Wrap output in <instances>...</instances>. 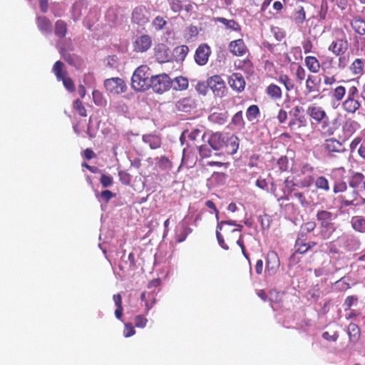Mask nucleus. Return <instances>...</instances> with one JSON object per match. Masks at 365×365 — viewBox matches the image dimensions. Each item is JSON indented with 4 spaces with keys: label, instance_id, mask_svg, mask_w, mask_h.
<instances>
[{
    "label": "nucleus",
    "instance_id": "obj_1",
    "mask_svg": "<svg viewBox=\"0 0 365 365\" xmlns=\"http://www.w3.org/2000/svg\"><path fill=\"white\" fill-rule=\"evenodd\" d=\"M151 76L147 65L138 67L131 78V87L136 91H144L150 88Z\"/></svg>",
    "mask_w": 365,
    "mask_h": 365
},
{
    "label": "nucleus",
    "instance_id": "obj_2",
    "mask_svg": "<svg viewBox=\"0 0 365 365\" xmlns=\"http://www.w3.org/2000/svg\"><path fill=\"white\" fill-rule=\"evenodd\" d=\"M333 41L328 46V51L335 56L345 54L350 47L347 36L341 29H335L332 31Z\"/></svg>",
    "mask_w": 365,
    "mask_h": 365
},
{
    "label": "nucleus",
    "instance_id": "obj_3",
    "mask_svg": "<svg viewBox=\"0 0 365 365\" xmlns=\"http://www.w3.org/2000/svg\"><path fill=\"white\" fill-rule=\"evenodd\" d=\"M341 110L348 115H354L358 112L361 103L359 100V89L356 86H351L348 88L347 96L341 102Z\"/></svg>",
    "mask_w": 365,
    "mask_h": 365
},
{
    "label": "nucleus",
    "instance_id": "obj_4",
    "mask_svg": "<svg viewBox=\"0 0 365 365\" xmlns=\"http://www.w3.org/2000/svg\"><path fill=\"white\" fill-rule=\"evenodd\" d=\"M284 184L285 190H282V193H278L276 184L274 182L271 183L270 192L274 195L277 201L289 200L290 196L297 191L296 187H298V183L294 182V180L289 177L284 180Z\"/></svg>",
    "mask_w": 365,
    "mask_h": 365
},
{
    "label": "nucleus",
    "instance_id": "obj_5",
    "mask_svg": "<svg viewBox=\"0 0 365 365\" xmlns=\"http://www.w3.org/2000/svg\"><path fill=\"white\" fill-rule=\"evenodd\" d=\"M339 202L341 207H359L365 205V197H364L356 189H354L339 196Z\"/></svg>",
    "mask_w": 365,
    "mask_h": 365
},
{
    "label": "nucleus",
    "instance_id": "obj_6",
    "mask_svg": "<svg viewBox=\"0 0 365 365\" xmlns=\"http://www.w3.org/2000/svg\"><path fill=\"white\" fill-rule=\"evenodd\" d=\"M171 83L170 77L165 73H162L151 76L150 88L151 87L155 93H163L170 89Z\"/></svg>",
    "mask_w": 365,
    "mask_h": 365
},
{
    "label": "nucleus",
    "instance_id": "obj_7",
    "mask_svg": "<svg viewBox=\"0 0 365 365\" xmlns=\"http://www.w3.org/2000/svg\"><path fill=\"white\" fill-rule=\"evenodd\" d=\"M322 148L329 158H334L336 154L341 153L345 150L341 142L335 138H326L322 144Z\"/></svg>",
    "mask_w": 365,
    "mask_h": 365
},
{
    "label": "nucleus",
    "instance_id": "obj_8",
    "mask_svg": "<svg viewBox=\"0 0 365 365\" xmlns=\"http://www.w3.org/2000/svg\"><path fill=\"white\" fill-rule=\"evenodd\" d=\"M104 86L108 92L115 95L123 93L127 89L125 82L122 78L118 77L105 80Z\"/></svg>",
    "mask_w": 365,
    "mask_h": 365
},
{
    "label": "nucleus",
    "instance_id": "obj_9",
    "mask_svg": "<svg viewBox=\"0 0 365 365\" xmlns=\"http://www.w3.org/2000/svg\"><path fill=\"white\" fill-rule=\"evenodd\" d=\"M207 84L215 96L222 98L225 96L227 88L221 76L215 75L210 77L207 79Z\"/></svg>",
    "mask_w": 365,
    "mask_h": 365
},
{
    "label": "nucleus",
    "instance_id": "obj_10",
    "mask_svg": "<svg viewBox=\"0 0 365 365\" xmlns=\"http://www.w3.org/2000/svg\"><path fill=\"white\" fill-rule=\"evenodd\" d=\"M150 11L146 6L140 5L136 6L132 12L131 20L138 25H145L149 21Z\"/></svg>",
    "mask_w": 365,
    "mask_h": 365
},
{
    "label": "nucleus",
    "instance_id": "obj_11",
    "mask_svg": "<svg viewBox=\"0 0 365 365\" xmlns=\"http://www.w3.org/2000/svg\"><path fill=\"white\" fill-rule=\"evenodd\" d=\"M280 261L277 253L274 251H269L267 255L265 272L269 276L277 273L279 268Z\"/></svg>",
    "mask_w": 365,
    "mask_h": 365
},
{
    "label": "nucleus",
    "instance_id": "obj_12",
    "mask_svg": "<svg viewBox=\"0 0 365 365\" xmlns=\"http://www.w3.org/2000/svg\"><path fill=\"white\" fill-rule=\"evenodd\" d=\"M211 48L207 43L200 44L196 49L194 59L195 63L199 66L205 65L211 54Z\"/></svg>",
    "mask_w": 365,
    "mask_h": 365
},
{
    "label": "nucleus",
    "instance_id": "obj_13",
    "mask_svg": "<svg viewBox=\"0 0 365 365\" xmlns=\"http://www.w3.org/2000/svg\"><path fill=\"white\" fill-rule=\"evenodd\" d=\"M228 50L235 56H243L249 53V49L242 38L231 41L228 44Z\"/></svg>",
    "mask_w": 365,
    "mask_h": 365
},
{
    "label": "nucleus",
    "instance_id": "obj_14",
    "mask_svg": "<svg viewBox=\"0 0 365 365\" xmlns=\"http://www.w3.org/2000/svg\"><path fill=\"white\" fill-rule=\"evenodd\" d=\"M337 119L330 120L329 116L326 119L323 120L319 123L320 128L319 131L322 137H329L333 135L335 132L338 130V125L336 124Z\"/></svg>",
    "mask_w": 365,
    "mask_h": 365
},
{
    "label": "nucleus",
    "instance_id": "obj_15",
    "mask_svg": "<svg viewBox=\"0 0 365 365\" xmlns=\"http://www.w3.org/2000/svg\"><path fill=\"white\" fill-rule=\"evenodd\" d=\"M335 217L334 213L324 210H318L316 214V219L319 222L320 227H335L332 222Z\"/></svg>",
    "mask_w": 365,
    "mask_h": 365
},
{
    "label": "nucleus",
    "instance_id": "obj_16",
    "mask_svg": "<svg viewBox=\"0 0 365 365\" xmlns=\"http://www.w3.org/2000/svg\"><path fill=\"white\" fill-rule=\"evenodd\" d=\"M307 113L317 124H319L328 116L325 110L319 106H309L307 108Z\"/></svg>",
    "mask_w": 365,
    "mask_h": 365
},
{
    "label": "nucleus",
    "instance_id": "obj_17",
    "mask_svg": "<svg viewBox=\"0 0 365 365\" xmlns=\"http://www.w3.org/2000/svg\"><path fill=\"white\" fill-rule=\"evenodd\" d=\"M152 45V38L149 35L144 34L138 37L134 42V51L136 52L147 51Z\"/></svg>",
    "mask_w": 365,
    "mask_h": 365
},
{
    "label": "nucleus",
    "instance_id": "obj_18",
    "mask_svg": "<svg viewBox=\"0 0 365 365\" xmlns=\"http://www.w3.org/2000/svg\"><path fill=\"white\" fill-rule=\"evenodd\" d=\"M154 56L159 63L169 61V48L164 43H158L154 47Z\"/></svg>",
    "mask_w": 365,
    "mask_h": 365
},
{
    "label": "nucleus",
    "instance_id": "obj_19",
    "mask_svg": "<svg viewBox=\"0 0 365 365\" xmlns=\"http://www.w3.org/2000/svg\"><path fill=\"white\" fill-rule=\"evenodd\" d=\"M239 148V139L235 135L225 137V143L223 146L224 153L227 155H233L237 153Z\"/></svg>",
    "mask_w": 365,
    "mask_h": 365
},
{
    "label": "nucleus",
    "instance_id": "obj_20",
    "mask_svg": "<svg viewBox=\"0 0 365 365\" xmlns=\"http://www.w3.org/2000/svg\"><path fill=\"white\" fill-rule=\"evenodd\" d=\"M228 83L230 87L237 92H242L245 89V81L240 73H232L229 78Z\"/></svg>",
    "mask_w": 365,
    "mask_h": 365
},
{
    "label": "nucleus",
    "instance_id": "obj_21",
    "mask_svg": "<svg viewBox=\"0 0 365 365\" xmlns=\"http://www.w3.org/2000/svg\"><path fill=\"white\" fill-rule=\"evenodd\" d=\"M225 137L220 133H215L210 135L207 143L214 150H220L223 148L225 143Z\"/></svg>",
    "mask_w": 365,
    "mask_h": 365
},
{
    "label": "nucleus",
    "instance_id": "obj_22",
    "mask_svg": "<svg viewBox=\"0 0 365 365\" xmlns=\"http://www.w3.org/2000/svg\"><path fill=\"white\" fill-rule=\"evenodd\" d=\"M365 60L361 58H356L349 65L350 73L355 76L361 77L364 73Z\"/></svg>",
    "mask_w": 365,
    "mask_h": 365
},
{
    "label": "nucleus",
    "instance_id": "obj_23",
    "mask_svg": "<svg viewBox=\"0 0 365 365\" xmlns=\"http://www.w3.org/2000/svg\"><path fill=\"white\" fill-rule=\"evenodd\" d=\"M320 58V70L323 73L331 74L335 69L334 58L330 56L323 55Z\"/></svg>",
    "mask_w": 365,
    "mask_h": 365
},
{
    "label": "nucleus",
    "instance_id": "obj_24",
    "mask_svg": "<svg viewBox=\"0 0 365 365\" xmlns=\"http://www.w3.org/2000/svg\"><path fill=\"white\" fill-rule=\"evenodd\" d=\"M36 25L39 31L44 34H51L52 31V23L45 16H38L36 17Z\"/></svg>",
    "mask_w": 365,
    "mask_h": 365
},
{
    "label": "nucleus",
    "instance_id": "obj_25",
    "mask_svg": "<svg viewBox=\"0 0 365 365\" xmlns=\"http://www.w3.org/2000/svg\"><path fill=\"white\" fill-rule=\"evenodd\" d=\"M347 242V238L341 236L336 240L327 243L328 250L330 253L338 254L341 252V247Z\"/></svg>",
    "mask_w": 365,
    "mask_h": 365
},
{
    "label": "nucleus",
    "instance_id": "obj_26",
    "mask_svg": "<svg viewBox=\"0 0 365 365\" xmlns=\"http://www.w3.org/2000/svg\"><path fill=\"white\" fill-rule=\"evenodd\" d=\"M307 194L308 192H305L297 190L290 196V198L294 197L297 199L302 207H307L314 202V200L310 196L307 197Z\"/></svg>",
    "mask_w": 365,
    "mask_h": 365
},
{
    "label": "nucleus",
    "instance_id": "obj_27",
    "mask_svg": "<svg viewBox=\"0 0 365 365\" xmlns=\"http://www.w3.org/2000/svg\"><path fill=\"white\" fill-rule=\"evenodd\" d=\"M353 30L360 36L365 35V21L360 16H356L350 22Z\"/></svg>",
    "mask_w": 365,
    "mask_h": 365
},
{
    "label": "nucleus",
    "instance_id": "obj_28",
    "mask_svg": "<svg viewBox=\"0 0 365 365\" xmlns=\"http://www.w3.org/2000/svg\"><path fill=\"white\" fill-rule=\"evenodd\" d=\"M365 175L360 172H353L349 179V187L357 189L361 185L364 186Z\"/></svg>",
    "mask_w": 365,
    "mask_h": 365
},
{
    "label": "nucleus",
    "instance_id": "obj_29",
    "mask_svg": "<svg viewBox=\"0 0 365 365\" xmlns=\"http://www.w3.org/2000/svg\"><path fill=\"white\" fill-rule=\"evenodd\" d=\"M304 64L311 73H317L320 71V61L315 56H306L304 58Z\"/></svg>",
    "mask_w": 365,
    "mask_h": 365
},
{
    "label": "nucleus",
    "instance_id": "obj_30",
    "mask_svg": "<svg viewBox=\"0 0 365 365\" xmlns=\"http://www.w3.org/2000/svg\"><path fill=\"white\" fill-rule=\"evenodd\" d=\"M347 334L349 335V341L356 344L360 339L361 329L355 323H350L347 327Z\"/></svg>",
    "mask_w": 365,
    "mask_h": 365
},
{
    "label": "nucleus",
    "instance_id": "obj_31",
    "mask_svg": "<svg viewBox=\"0 0 365 365\" xmlns=\"http://www.w3.org/2000/svg\"><path fill=\"white\" fill-rule=\"evenodd\" d=\"M357 123L351 118L345 120L341 126V130L345 137L352 135L356 129Z\"/></svg>",
    "mask_w": 365,
    "mask_h": 365
},
{
    "label": "nucleus",
    "instance_id": "obj_32",
    "mask_svg": "<svg viewBox=\"0 0 365 365\" xmlns=\"http://www.w3.org/2000/svg\"><path fill=\"white\" fill-rule=\"evenodd\" d=\"M348 89L342 85H338L331 91V98L336 102H342L345 98Z\"/></svg>",
    "mask_w": 365,
    "mask_h": 365
},
{
    "label": "nucleus",
    "instance_id": "obj_33",
    "mask_svg": "<svg viewBox=\"0 0 365 365\" xmlns=\"http://www.w3.org/2000/svg\"><path fill=\"white\" fill-rule=\"evenodd\" d=\"M60 53H61V57L68 64H70L71 66H75L76 68L80 66L81 59L78 56H76L75 54L70 53L65 48H61Z\"/></svg>",
    "mask_w": 365,
    "mask_h": 365
},
{
    "label": "nucleus",
    "instance_id": "obj_34",
    "mask_svg": "<svg viewBox=\"0 0 365 365\" xmlns=\"http://www.w3.org/2000/svg\"><path fill=\"white\" fill-rule=\"evenodd\" d=\"M192 232V229L185 222H182L180 229L176 230L175 241L178 243L184 242L187 235Z\"/></svg>",
    "mask_w": 365,
    "mask_h": 365
},
{
    "label": "nucleus",
    "instance_id": "obj_35",
    "mask_svg": "<svg viewBox=\"0 0 365 365\" xmlns=\"http://www.w3.org/2000/svg\"><path fill=\"white\" fill-rule=\"evenodd\" d=\"M189 52V48L186 45L176 46L173 49V56L175 61L182 62Z\"/></svg>",
    "mask_w": 365,
    "mask_h": 365
},
{
    "label": "nucleus",
    "instance_id": "obj_36",
    "mask_svg": "<svg viewBox=\"0 0 365 365\" xmlns=\"http://www.w3.org/2000/svg\"><path fill=\"white\" fill-rule=\"evenodd\" d=\"M140 299L145 302L146 312H148L156 302L155 294L154 292H143L140 295Z\"/></svg>",
    "mask_w": 365,
    "mask_h": 365
},
{
    "label": "nucleus",
    "instance_id": "obj_37",
    "mask_svg": "<svg viewBox=\"0 0 365 365\" xmlns=\"http://www.w3.org/2000/svg\"><path fill=\"white\" fill-rule=\"evenodd\" d=\"M265 91L267 95L272 100H279L282 96L281 88L274 83L269 84Z\"/></svg>",
    "mask_w": 365,
    "mask_h": 365
},
{
    "label": "nucleus",
    "instance_id": "obj_38",
    "mask_svg": "<svg viewBox=\"0 0 365 365\" xmlns=\"http://www.w3.org/2000/svg\"><path fill=\"white\" fill-rule=\"evenodd\" d=\"M299 235H301L302 237H298L296 240L294 245L295 252L292 255L291 258H294L297 253L304 254L308 251V248H307V244L305 242V239L302 238L304 237V235L300 233Z\"/></svg>",
    "mask_w": 365,
    "mask_h": 365
},
{
    "label": "nucleus",
    "instance_id": "obj_39",
    "mask_svg": "<svg viewBox=\"0 0 365 365\" xmlns=\"http://www.w3.org/2000/svg\"><path fill=\"white\" fill-rule=\"evenodd\" d=\"M353 229L359 232H365V217L361 215L354 216L351 220Z\"/></svg>",
    "mask_w": 365,
    "mask_h": 365
},
{
    "label": "nucleus",
    "instance_id": "obj_40",
    "mask_svg": "<svg viewBox=\"0 0 365 365\" xmlns=\"http://www.w3.org/2000/svg\"><path fill=\"white\" fill-rule=\"evenodd\" d=\"M216 21L222 24L227 29L235 31H241V26L234 19H227L224 17H217Z\"/></svg>",
    "mask_w": 365,
    "mask_h": 365
},
{
    "label": "nucleus",
    "instance_id": "obj_41",
    "mask_svg": "<svg viewBox=\"0 0 365 365\" xmlns=\"http://www.w3.org/2000/svg\"><path fill=\"white\" fill-rule=\"evenodd\" d=\"M67 24L66 21L59 19L55 23L54 33L59 38H63L67 34Z\"/></svg>",
    "mask_w": 365,
    "mask_h": 365
},
{
    "label": "nucleus",
    "instance_id": "obj_42",
    "mask_svg": "<svg viewBox=\"0 0 365 365\" xmlns=\"http://www.w3.org/2000/svg\"><path fill=\"white\" fill-rule=\"evenodd\" d=\"M144 143L148 144L151 149H157L161 145L160 138L155 135H146L143 138Z\"/></svg>",
    "mask_w": 365,
    "mask_h": 365
},
{
    "label": "nucleus",
    "instance_id": "obj_43",
    "mask_svg": "<svg viewBox=\"0 0 365 365\" xmlns=\"http://www.w3.org/2000/svg\"><path fill=\"white\" fill-rule=\"evenodd\" d=\"M58 81L63 79L64 76H67V71L64 69V64L61 61H57L52 68Z\"/></svg>",
    "mask_w": 365,
    "mask_h": 365
},
{
    "label": "nucleus",
    "instance_id": "obj_44",
    "mask_svg": "<svg viewBox=\"0 0 365 365\" xmlns=\"http://www.w3.org/2000/svg\"><path fill=\"white\" fill-rule=\"evenodd\" d=\"M278 81L284 86L287 91H291L294 88V81L286 74L279 75Z\"/></svg>",
    "mask_w": 365,
    "mask_h": 365
},
{
    "label": "nucleus",
    "instance_id": "obj_45",
    "mask_svg": "<svg viewBox=\"0 0 365 365\" xmlns=\"http://www.w3.org/2000/svg\"><path fill=\"white\" fill-rule=\"evenodd\" d=\"M319 237L326 240L329 239L336 230V227H319Z\"/></svg>",
    "mask_w": 365,
    "mask_h": 365
},
{
    "label": "nucleus",
    "instance_id": "obj_46",
    "mask_svg": "<svg viewBox=\"0 0 365 365\" xmlns=\"http://www.w3.org/2000/svg\"><path fill=\"white\" fill-rule=\"evenodd\" d=\"M315 187L317 189L322 190L324 192H328L329 190V183L328 180L324 176L317 177L316 180H314Z\"/></svg>",
    "mask_w": 365,
    "mask_h": 365
},
{
    "label": "nucleus",
    "instance_id": "obj_47",
    "mask_svg": "<svg viewBox=\"0 0 365 365\" xmlns=\"http://www.w3.org/2000/svg\"><path fill=\"white\" fill-rule=\"evenodd\" d=\"M192 101L190 98H184L178 101L176 107L178 110L188 112L192 108Z\"/></svg>",
    "mask_w": 365,
    "mask_h": 365
},
{
    "label": "nucleus",
    "instance_id": "obj_48",
    "mask_svg": "<svg viewBox=\"0 0 365 365\" xmlns=\"http://www.w3.org/2000/svg\"><path fill=\"white\" fill-rule=\"evenodd\" d=\"M175 89L183 91L188 87V80L182 76H178L174 80Z\"/></svg>",
    "mask_w": 365,
    "mask_h": 365
},
{
    "label": "nucleus",
    "instance_id": "obj_49",
    "mask_svg": "<svg viewBox=\"0 0 365 365\" xmlns=\"http://www.w3.org/2000/svg\"><path fill=\"white\" fill-rule=\"evenodd\" d=\"M157 166L163 170H170L173 167L172 162L168 159V157L161 156L158 159Z\"/></svg>",
    "mask_w": 365,
    "mask_h": 365
},
{
    "label": "nucleus",
    "instance_id": "obj_50",
    "mask_svg": "<svg viewBox=\"0 0 365 365\" xmlns=\"http://www.w3.org/2000/svg\"><path fill=\"white\" fill-rule=\"evenodd\" d=\"M259 115V109L257 105H252L248 107L246 116L248 120L252 121Z\"/></svg>",
    "mask_w": 365,
    "mask_h": 365
},
{
    "label": "nucleus",
    "instance_id": "obj_51",
    "mask_svg": "<svg viewBox=\"0 0 365 365\" xmlns=\"http://www.w3.org/2000/svg\"><path fill=\"white\" fill-rule=\"evenodd\" d=\"M314 168L310 163H304L300 165L299 175H313Z\"/></svg>",
    "mask_w": 365,
    "mask_h": 365
},
{
    "label": "nucleus",
    "instance_id": "obj_52",
    "mask_svg": "<svg viewBox=\"0 0 365 365\" xmlns=\"http://www.w3.org/2000/svg\"><path fill=\"white\" fill-rule=\"evenodd\" d=\"M314 182L313 175H307L301 179L298 182V187L300 188H308L311 187Z\"/></svg>",
    "mask_w": 365,
    "mask_h": 365
},
{
    "label": "nucleus",
    "instance_id": "obj_53",
    "mask_svg": "<svg viewBox=\"0 0 365 365\" xmlns=\"http://www.w3.org/2000/svg\"><path fill=\"white\" fill-rule=\"evenodd\" d=\"M152 24L155 30L160 31L165 27V26L167 24V21L164 19L163 17L158 16L154 19Z\"/></svg>",
    "mask_w": 365,
    "mask_h": 365
},
{
    "label": "nucleus",
    "instance_id": "obj_54",
    "mask_svg": "<svg viewBox=\"0 0 365 365\" xmlns=\"http://www.w3.org/2000/svg\"><path fill=\"white\" fill-rule=\"evenodd\" d=\"M210 146L208 145H202L198 147L199 154L201 158H209L212 155V150L210 149Z\"/></svg>",
    "mask_w": 365,
    "mask_h": 365
},
{
    "label": "nucleus",
    "instance_id": "obj_55",
    "mask_svg": "<svg viewBox=\"0 0 365 365\" xmlns=\"http://www.w3.org/2000/svg\"><path fill=\"white\" fill-rule=\"evenodd\" d=\"M73 108L78 111V114L81 116H83V117L87 116L86 110L81 100L76 99L73 102Z\"/></svg>",
    "mask_w": 365,
    "mask_h": 365
},
{
    "label": "nucleus",
    "instance_id": "obj_56",
    "mask_svg": "<svg viewBox=\"0 0 365 365\" xmlns=\"http://www.w3.org/2000/svg\"><path fill=\"white\" fill-rule=\"evenodd\" d=\"M100 182L103 187H110L113 184V178L111 175L101 174Z\"/></svg>",
    "mask_w": 365,
    "mask_h": 365
},
{
    "label": "nucleus",
    "instance_id": "obj_57",
    "mask_svg": "<svg viewBox=\"0 0 365 365\" xmlns=\"http://www.w3.org/2000/svg\"><path fill=\"white\" fill-rule=\"evenodd\" d=\"M209 118L219 124H224L227 121V115L225 113H212Z\"/></svg>",
    "mask_w": 365,
    "mask_h": 365
},
{
    "label": "nucleus",
    "instance_id": "obj_58",
    "mask_svg": "<svg viewBox=\"0 0 365 365\" xmlns=\"http://www.w3.org/2000/svg\"><path fill=\"white\" fill-rule=\"evenodd\" d=\"M317 227V224L314 221H309L307 222H304L301 226L302 233L303 232L305 233H309L314 230Z\"/></svg>",
    "mask_w": 365,
    "mask_h": 365
},
{
    "label": "nucleus",
    "instance_id": "obj_59",
    "mask_svg": "<svg viewBox=\"0 0 365 365\" xmlns=\"http://www.w3.org/2000/svg\"><path fill=\"white\" fill-rule=\"evenodd\" d=\"M306 89L308 93H313L316 91V83L314 77L311 75H308L305 83Z\"/></svg>",
    "mask_w": 365,
    "mask_h": 365
},
{
    "label": "nucleus",
    "instance_id": "obj_60",
    "mask_svg": "<svg viewBox=\"0 0 365 365\" xmlns=\"http://www.w3.org/2000/svg\"><path fill=\"white\" fill-rule=\"evenodd\" d=\"M277 165L279 166V169L282 172H284L288 170L289 168V160L287 156H282L277 160Z\"/></svg>",
    "mask_w": 365,
    "mask_h": 365
},
{
    "label": "nucleus",
    "instance_id": "obj_61",
    "mask_svg": "<svg viewBox=\"0 0 365 365\" xmlns=\"http://www.w3.org/2000/svg\"><path fill=\"white\" fill-rule=\"evenodd\" d=\"M147 322L148 319L141 314L136 315L134 318L135 327L138 328L145 327Z\"/></svg>",
    "mask_w": 365,
    "mask_h": 365
},
{
    "label": "nucleus",
    "instance_id": "obj_62",
    "mask_svg": "<svg viewBox=\"0 0 365 365\" xmlns=\"http://www.w3.org/2000/svg\"><path fill=\"white\" fill-rule=\"evenodd\" d=\"M60 81L63 82V86L68 91L73 92L75 91L76 87L74 83L70 77L64 76L63 78Z\"/></svg>",
    "mask_w": 365,
    "mask_h": 365
},
{
    "label": "nucleus",
    "instance_id": "obj_63",
    "mask_svg": "<svg viewBox=\"0 0 365 365\" xmlns=\"http://www.w3.org/2000/svg\"><path fill=\"white\" fill-rule=\"evenodd\" d=\"M323 82L325 86H331L336 82V75L323 73Z\"/></svg>",
    "mask_w": 365,
    "mask_h": 365
},
{
    "label": "nucleus",
    "instance_id": "obj_64",
    "mask_svg": "<svg viewBox=\"0 0 365 365\" xmlns=\"http://www.w3.org/2000/svg\"><path fill=\"white\" fill-rule=\"evenodd\" d=\"M232 123L237 126H242L244 125V120L242 117V111H238L236 113L232 118Z\"/></svg>",
    "mask_w": 365,
    "mask_h": 365
}]
</instances>
